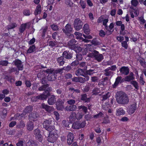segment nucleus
I'll return each instance as SVG.
<instances>
[{"mask_svg":"<svg viewBox=\"0 0 146 146\" xmlns=\"http://www.w3.org/2000/svg\"><path fill=\"white\" fill-rule=\"evenodd\" d=\"M104 114L101 112H100L98 114L95 115H94V117L98 118L99 117H102L104 116Z\"/></svg>","mask_w":146,"mask_h":146,"instance_id":"0e129e2a","label":"nucleus"},{"mask_svg":"<svg viewBox=\"0 0 146 146\" xmlns=\"http://www.w3.org/2000/svg\"><path fill=\"white\" fill-rule=\"evenodd\" d=\"M36 50V48L35 45L33 44L30 46L27 51V53H31L34 52Z\"/></svg>","mask_w":146,"mask_h":146,"instance_id":"bb28decb","label":"nucleus"},{"mask_svg":"<svg viewBox=\"0 0 146 146\" xmlns=\"http://www.w3.org/2000/svg\"><path fill=\"white\" fill-rule=\"evenodd\" d=\"M109 20L108 19H103V25L104 26L105 29L107 31V33H110L109 34H112L114 31V24L113 23H110L109 26H108L107 23L108 22Z\"/></svg>","mask_w":146,"mask_h":146,"instance_id":"f03ea898","label":"nucleus"},{"mask_svg":"<svg viewBox=\"0 0 146 146\" xmlns=\"http://www.w3.org/2000/svg\"><path fill=\"white\" fill-rule=\"evenodd\" d=\"M107 30H106V32H105L103 30H101L99 31V35L102 37H104L107 34V35H109L111 34H109L110 33H107Z\"/></svg>","mask_w":146,"mask_h":146,"instance_id":"f704fd0d","label":"nucleus"},{"mask_svg":"<svg viewBox=\"0 0 146 146\" xmlns=\"http://www.w3.org/2000/svg\"><path fill=\"white\" fill-rule=\"evenodd\" d=\"M27 128L28 130H32L34 127V124L32 122H29L27 123Z\"/></svg>","mask_w":146,"mask_h":146,"instance_id":"72a5a7b5","label":"nucleus"},{"mask_svg":"<svg viewBox=\"0 0 146 146\" xmlns=\"http://www.w3.org/2000/svg\"><path fill=\"white\" fill-rule=\"evenodd\" d=\"M84 115V114L82 112H78L76 113V119L77 120H80L82 118Z\"/></svg>","mask_w":146,"mask_h":146,"instance_id":"ea45409f","label":"nucleus"},{"mask_svg":"<svg viewBox=\"0 0 146 146\" xmlns=\"http://www.w3.org/2000/svg\"><path fill=\"white\" fill-rule=\"evenodd\" d=\"M91 43L95 45L98 46L100 44V42L97 40V39L96 38L92 40Z\"/></svg>","mask_w":146,"mask_h":146,"instance_id":"c03bdc74","label":"nucleus"},{"mask_svg":"<svg viewBox=\"0 0 146 146\" xmlns=\"http://www.w3.org/2000/svg\"><path fill=\"white\" fill-rule=\"evenodd\" d=\"M116 98L117 102L119 104H126L129 102V98L124 92H117Z\"/></svg>","mask_w":146,"mask_h":146,"instance_id":"f257e3e1","label":"nucleus"},{"mask_svg":"<svg viewBox=\"0 0 146 146\" xmlns=\"http://www.w3.org/2000/svg\"><path fill=\"white\" fill-rule=\"evenodd\" d=\"M56 44V42L52 41H50L49 42V45L51 47H55Z\"/></svg>","mask_w":146,"mask_h":146,"instance_id":"69168bd1","label":"nucleus"},{"mask_svg":"<svg viewBox=\"0 0 146 146\" xmlns=\"http://www.w3.org/2000/svg\"><path fill=\"white\" fill-rule=\"evenodd\" d=\"M25 125V124L23 122L21 121L17 125V128H21L24 127Z\"/></svg>","mask_w":146,"mask_h":146,"instance_id":"bf43d9fd","label":"nucleus"},{"mask_svg":"<svg viewBox=\"0 0 146 146\" xmlns=\"http://www.w3.org/2000/svg\"><path fill=\"white\" fill-rule=\"evenodd\" d=\"M80 123L78 121L74 122L72 125V127L73 128L77 129L80 128Z\"/></svg>","mask_w":146,"mask_h":146,"instance_id":"37998d69","label":"nucleus"},{"mask_svg":"<svg viewBox=\"0 0 146 146\" xmlns=\"http://www.w3.org/2000/svg\"><path fill=\"white\" fill-rule=\"evenodd\" d=\"M89 57L94 58L96 60L99 62L102 61L104 59L103 55L100 54L99 52L96 50H94L92 52L88 55Z\"/></svg>","mask_w":146,"mask_h":146,"instance_id":"7ed1b4c3","label":"nucleus"},{"mask_svg":"<svg viewBox=\"0 0 146 146\" xmlns=\"http://www.w3.org/2000/svg\"><path fill=\"white\" fill-rule=\"evenodd\" d=\"M50 95V94L48 93H45L41 94L40 95L37 96L33 97L31 98V100L33 102H36L38 100H43L46 99Z\"/></svg>","mask_w":146,"mask_h":146,"instance_id":"423d86ee","label":"nucleus"},{"mask_svg":"<svg viewBox=\"0 0 146 146\" xmlns=\"http://www.w3.org/2000/svg\"><path fill=\"white\" fill-rule=\"evenodd\" d=\"M85 72L86 70L85 69L79 68L76 71L75 73L76 75L77 76H79L80 75L83 76L85 75H87Z\"/></svg>","mask_w":146,"mask_h":146,"instance_id":"aec40b11","label":"nucleus"},{"mask_svg":"<svg viewBox=\"0 0 146 146\" xmlns=\"http://www.w3.org/2000/svg\"><path fill=\"white\" fill-rule=\"evenodd\" d=\"M110 93L109 92H108L106 94L103 96L102 100H105L108 98L110 97Z\"/></svg>","mask_w":146,"mask_h":146,"instance_id":"5fc2aeb1","label":"nucleus"},{"mask_svg":"<svg viewBox=\"0 0 146 146\" xmlns=\"http://www.w3.org/2000/svg\"><path fill=\"white\" fill-rule=\"evenodd\" d=\"M76 113L75 112H71L69 117V119L71 121H74L76 119Z\"/></svg>","mask_w":146,"mask_h":146,"instance_id":"2f4dec72","label":"nucleus"},{"mask_svg":"<svg viewBox=\"0 0 146 146\" xmlns=\"http://www.w3.org/2000/svg\"><path fill=\"white\" fill-rule=\"evenodd\" d=\"M73 134L71 133H69L67 135V142L68 145H70L72 143L74 139Z\"/></svg>","mask_w":146,"mask_h":146,"instance_id":"a211bd4d","label":"nucleus"},{"mask_svg":"<svg viewBox=\"0 0 146 146\" xmlns=\"http://www.w3.org/2000/svg\"><path fill=\"white\" fill-rule=\"evenodd\" d=\"M74 34L77 36L76 37V38L77 39H81L82 38H83L82 37V34L81 33L79 32H75L74 33Z\"/></svg>","mask_w":146,"mask_h":146,"instance_id":"603ef678","label":"nucleus"},{"mask_svg":"<svg viewBox=\"0 0 146 146\" xmlns=\"http://www.w3.org/2000/svg\"><path fill=\"white\" fill-rule=\"evenodd\" d=\"M84 33L86 35L90 34V30L89 29V26L87 24H86L84 25L83 27Z\"/></svg>","mask_w":146,"mask_h":146,"instance_id":"b1692460","label":"nucleus"},{"mask_svg":"<svg viewBox=\"0 0 146 146\" xmlns=\"http://www.w3.org/2000/svg\"><path fill=\"white\" fill-rule=\"evenodd\" d=\"M65 29H62L63 32L65 34L70 33H71L72 29L71 27V25L69 24H67L65 27Z\"/></svg>","mask_w":146,"mask_h":146,"instance_id":"4468645a","label":"nucleus"},{"mask_svg":"<svg viewBox=\"0 0 146 146\" xmlns=\"http://www.w3.org/2000/svg\"><path fill=\"white\" fill-rule=\"evenodd\" d=\"M73 53L67 50L64 51L62 54L64 58L67 59H71L72 57Z\"/></svg>","mask_w":146,"mask_h":146,"instance_id":"ddd939ff","label":"nucleus"},{"mask_svg":"<svg viewBox=\"0 0 146 146\" xmlns=\"http://www.w3.org/2000/svg\"><path fill=\"white\" fill-rule=\"evenodd\" d=\"M79 66L80 68H82V69L86 70L87 69V66L86 65V62H83L80 63L79 65Z\"/></svg>","mask_w":146,"mask_h":146,"instance_id":"49530a36","label":"nucleus"},{"mask_svg":"<svg viewBox=\"0 0 146 146\" xmlns=\"http://www.w3.org/2000/svg\"><path fill=\"white\" fill-rule=\"evenodd\" d=\"M27 146H39V143L36 141L29 139L26 143Z\"/></svg>","mask_w":146,"mask_h":146,"instance_id":"9d476101","label":"nucleus"},{"mask_svg":"<svg viewBox=\"0 0 146 146\" xmlns=\"http://www.w3.org/2000/svg\"><path fill=\"white\" fill-rule=\"evenodd\" d=\"M122 77L121 76H117L115 79V81L112 85V88H116L119 83H121V80L122 79Z\"/></svg>","mask_w":146,"mask_h":146,"instance_id":"412c9836","label":"nucleus"},{"mask_svg":"<svg viewBox=\"0 0 146 146\" xmlns=\"http://www.w3.org/2000/svg\"><path fill=\"white\" fill-rule=\"evenodd\" d=\"M13 63L16 66L19 70H22L24 68L22 61L19 59H16L13 61Z\"/></svg>","mask_w":146,"mask_h":146,"instance_id":"1a4fd4ad","label":"nucleus"},{"mask_svg":"<svg viewBox=\"0 0 146 146\" xmlns=\"http://www.w3.org/2000/svg\"><path fill=\"white\" fill-rule=\"evenodd\" d=\"M80 99L84 101V102L88 103L90 101L91 98H87L86 94H82L81 96Z\"/></svg>","mask_w":146,"mask_h":146,"instance_id":"5701e85b","label":"nucleus"},{"mask_svg":"<svg viewBox=\"0 0 146 146\" xmlns=\"http://www.w3.org/2000/svg\"><path fill=\"white\" fill-rule=\"evenodd\" d=\"M64 102L61 99L58 100L56 102L57 108L58 110H62L64 108L63 104Z\"/></svg>","mask_w":146,"mask_h":146,"instance_id":"f3484780","label":"nucleus"},{"mask_svg":"<svg viewBox=\"0 0 146 146\" xmlns=\"http://www.w3.org/2000/svg\"><path fill=\"white\" fill-rule=\"evenodd\" d=\"M23 13L24 15L25 16H29L31 13L29 9H24L23 11Z\"/></svg>","mask_w":146,"mask_h":146,"instance_id":"58836bf2","label":"nucleus"},{"mask_svg":"<svg viewBox=\"0 0 146 146\" xmlns=\"http://www.w3.org/2000/svg\"><path fill=\"white\" fill-rule=\"evenodd\" d=\"M17 24L15 23H11L7 26V29L8 30V33H9V30L13 29L17 26Z\"/></svg>","mask_w":146,"mask_h":146,"instance_id":"c756f323","label":"nucleus"},{"mask_svg":"<svg viewBox=\"0 0 146 146\" xmlns=\"http://www.w3.org/2000/svg\"><path fill=\"white\" fill-rule=\"evenodd\" d=\"M56 101V100L55 96L53 95H52L48 99V103L49 105H52L55 103Z\"/></svg>","mask_w":146,"mask_h":146,"instance_id":"a878e982","label":"nucleus"},{"mask_svg":"<svg viewBox=\"0 0 146 146\" xmlns=\"http://www.w3.org/2000/svg\"><path fill=\"white\" fill-rule=\"evenodd\" d=\"M32 110L33 108L31 106L27 107L24 110L23 115H25L28 113H30Z\"/></svg>","mask_w":146,"mask_h":146,"instance_id":"c85d7f7f","label":"nucleus"},{"mask_svg":"<svg viewBox=\"0 0 146 146\" xmlns=\"http://www.w3.org/2000/svg\"><path fill=\"white\" fill-rule=\"evenodd\" d=\"M66 60L62 56H61L57 58V62L59 66H62L65 62Z\"/></svg>","mask_w":146,"mask_h":146,"instance_id":"dca6fc26","label":"nucleus"},{"mask_svg":"<svg viewBox=\"0 0 146 146\" xmlns=\"http://www.w3.org/2000/svg\"><path fill=\"white\" fill-rule=\"evenodd\" d=\"M131 83L135 89H139V86L138 85V83L137 81L135 80H132L131 81Z\"/></svg>","mask_w":146,"mask_h":146,"instance_id":"8fccbe9b","label":"nucleus"},{"mask_svg":"<svg viewBox=\"0 0 146 146\" xmlns=\"http://www.w3.org/2000/svg\"><path fill=\"white\" fill-rule=\"evenodd\" d=\"M46 75L44 73V70L40 71V72L37 74V77L38 78L41 79L43 77H45Z\"/></svg>","mask_w":146,"mask_h":146,"instance_id":"e433bc0d","label":"nucleus"},{"mask_svg":"<svg viewBox=\"0 0 146 146\" xmlns=\"http://www.w3.org/2000/svg\"><path fill=\"white\" fill-rule=\"evenodd\" d=\"M110 71H115L117 69L116 65H113L107 68Z\"/></svg>","mask_w":146,"mask_h":146,"instance_id":"338daca9","label":"nucleus"},{"mask_svg":"<svg viewBox=\"0 0 146 146\" xmlns=\"http://www.w3.org/2000/svg\"><path fill=\"white\" fill-rule=\"evenodd\" d=\"M139 82L141 85H144L145 83V81L144 80L143 78V75L142 74H141L140 76L139 79Z\"/></svg>","mask_w":146,"mask_h":146,"instance_id":"4d7b16f0","label":"nucleus"},{"mask_svg":"<svg viewBox=\"0 0 146 146\" xmlns=\"http://www.w3.org/2000/svg\"><path fill=\"white\" fill-rule=\"evenodd\" d=\"M134 77H131L129 76H127L125 77V80L126 81L129 82L131 80H133L135 79Z\"/></svg>","mask_w":146,"mask_h":146,"instance_id":"3c124183","label":"nucleus"},{"mask_svg":"<svg viewBox=\"0 0 146 146\" xmlns=\"http://www.w3.org/2000/svg\"><path fill=\"white\" fill-rule=\"evenodd\" d=\"M94 70H91L90 69L88 70H86V73L87 75H91L93 74L95 72L94 71Z\"/></svg>","mask_w":146,"mask_h":146,"instance_id":"e2e57ef3","label":"nucleus"},{"mask_svg":"<svg viewBox=\"0 0 146 146\" xmlns=\"http://www.w3.org/2000/svg\"><path fill=\"white\" fill-rule=\"evenodd\" d=\"M48 29V27L46 26L42 30V36L43 38H44L45 36L46 33Z\"/></svg>","mask_w":146,"mask_h":146,"instance_id":"6e6d98bb","label":"nucleus"},{"mask_svg":"<svg viewBox=\"0 0 146 146\" xmlns=\"http://www.w3.org/2000/svg\"><path fill=\"white\" fill-rule=\"evenodd\" d=\"M104 71L105 73L104 74L106 76H112L113 74V72L110 71L107 68L104 70Z\"/></svg>","mask_w":146,"mask_h":146,"instance_id":"cd10ccee","label":"nucleus"},{"mask_svg":"<svg viewBox=\"0 0 146 146\" xmlns=\"http://www.w3.org/2000/svg\"><path fill=\"white\" fill-rule=\"evenodd\" d=\"M53 70H54L53 72L54 73L53 74L55 75V76H57V74L62 73L63 69H62V68H58L55 70L54 69H53Z\"/></svg>","mask_w":146,"mask_h":146,"instance_id":"79ce46f5","label":"nucleus"},{"mask_svg":"<svg viewBox=\"0 0 146 146\" xmlns=\"http://www.w3.org/2000/svg\"><path fill=\"white\" fill-rule=\"evenodd\" d=\"M119 70L122 74L127 75L129 73V69L127 66H122L120 68Z\"/></svg>","mask_w":146,"mask_h":146,"instance_id":"9b49d317","label":"nucleus"},{"mask_svg":"<svg viewBox=\"0 0 146 146\" xmlns=\"http://www.w3.org/2000/svg\"><path fill=\"white\" fill-rule=\"evenodd\" d=\"M49 132V135L48 137L47 141L49 142L53 143L57 140L58 135L54 130Z\"/></svg>","mask_w":146,"mask_h":146,"instance_id":"39448f33","label":"nucleus"},{"mask_svg":"<svg viewBox=\"0 0 146 146\" xmlns=\"http://www.w3.org/2000/svg\"><path fill=\"white\" fill-rule=\"evenodd\" d=\"M120 26V30L119 31V33L121 35H124L125 34V33L123 32L125 30L124 25L123 24H122Z\"/></svg>","mask_w":146,"mask_h":146,"instance_id":"09e8293b","label":"nucleus"},{"mask_svg":"<svg viewBox=\"0 0 146 146\" xmlns=\"http://www.w3.org/2000/svg\"><path fill=\"white\" fill-rule=\"evenodd\" d=\"M79 3L82 9H84L86 7V4L84 1L80 0Z\"/></svg>","mask_w":146,"mask_h":146,"instance_id":"864d4df0","label":"nucleus"},{"mask_svg":"<svg viewBox=\"0 0 146 146\" xmlns=\"http://www.w3.org/2000/svg\"><path fill=\"white\" fill-rule=\"evenodd\" d=\"M38 116V115L35 112L30 114L29 117L31 120L34 121V120L33 119L37 118Z\"/></svg>","mask_w":146,"mask_h":146,"instance_id":"c9c22d12","label":"nucleus"},{"mask_svg":"<svg viewBox=\"0 0 146 146\" xmlns=\"http://www.w3.org/2000/svg\"><path fill=\"white\" fill-rule=\"evenodd\" d=\"M84 78L79 77V82L83 83L87 81L89 79V77L88 75L83 76Z\"/></svg>","mask_w":146,"mask_h":146,"instance_id":"393cba45","label":"nucleus"},{"mask_svg":"<svg viewBox=\"0 0 146 146\" xmlns=\"http://www.w3.org/2000/svg\"><path fill=\"white\" fill-rule=\"evenodd\" d=\"M136 109V103L134 102L129 107L128 111L129 114H132L135 112Z\"/></svg>","mask_w":146,"mask_h":146,"instance_id":"f8f14e48","label":"nucleus"},{"mask_svg":"<svg viewBox=\"0 0 146 146\" xmlns=\"http://www.w3.org/2000/svg\"><path fill=\"white\" fill-rule=\"evenodd\" d=\"M53 74L54 73L52 72V73H50V74H48L47 76V79L48 80L52 81L55 79L56 76H55V75Z\"/></svg>","mask_w":146,"mask_h":146,"instance_id":"7c9ffc66","label":"nucleus"},{"mask_svg":"<svg viewBox=\"0 0 146 146\" xmlns=\"http://www.w3.org/2000/svg\"><path fill=\"white\" fill-rule=\"evenodd\" d=\"M77 108L76 106L72 105L67 106L64 108V110L67 111H74L76 110Z\"/></svg>","mask_w":146,"mask_h":146,"instance_id":"2eb2a0df","label":"nucleus"},{"mask_svg":"<svg viewBox=\"0 0 146 146\" xmlns=\"http://www.w3.org/2000/svg\"><path fill=\"white\" fill-rule=\"evenodd\" d=\"M116 115H123L125 113L124 110L121 108L117 109L116 111Z\"/></svg>","mask_w":146,"mask_h":146,"instance_id":"a19ab883","label":"nucleus"},{"mask_svg":"<svg viewBox=\"0 0 146 146\" xmlns=\"http://www.w3.org/2000/svg\"><path fill=\"white\" fill-rule=\"evenodd\" d=\"M52 121L50 120H46L43 123L44 128L49 132L52 131L54 129V127L51 125Z\"/></svg>","mask_w":146,"mask_h":146,"instance_id":"20e7f679","label":"nucleus"},{"mask_svg":"<svg viewBox=\"0 0 146 146\" xmlns=\"http://www.w3.org/2000/svg\"><path fill=\"white\" fill-rule=\"evenodd\" d=\"M139 3L137 0H131V4L134 7H136Z\"/></svg>","mask_w":146,"mask_h":146,"instance_id":"13d9d810","label":"nucleus"},{"mask_svg":"<svg viewBox=\"0 0 146 146\" xmlns=\"http://www.w3.org/2000/svg\"><path fill=\"white\" fill-rule=\"evenodd\" d=\"M83 25V22L79 19L77 18L74 20V28L76 30H80L82 28Z\"/></svg>","mask_w":146,"mask_h":146,"instance_id":"0eeeda50","label":"nucleus"},{"mask_svg":"<svg viewBox=\"0 0 146 146\" xmlns=\"http://www.w3.org/2000/svg\"><path fill=\"white\" fill-rule=\"evenodd\" d=\"M50 27L52 30L54 31H57L58 29V27L54 24H53L50 25Z\"/></svg>","mask_w":146,"mask_h":146,"instance_id":"680f3d73","label":"nucleus"},{"mask_svg":"<svg viewBox=\"0 0 146 146\" xmlns=\"http://www.w3.org/2000/svg\"><path fill=\"white\" fill-rule=\"evenodd\" d=\"M65 3L70 7L73 6V3L72 2L71 0H65Z\"/></svg>","mask_w":146,"mask_h":146,"instance_id":"052dcab7","label":"nucleus"},{"mask_svg":"<svg viewBox=\"0 0 146 146\" xmlns=\"http://www.w3.org/2000/svg\"><path fill=\"white\" fill-rule=\"evenodd\" d=\"M98 80L99 78L97 76H94L91 78V81L92 82H98Z\"/></svg>","mask_w":146,"mask_h":146,"instance_id":"774afa93","label":"nucleus"},{"mask_svg":"<svg viewBox=\"0 0 146 146\" xmlns=\"http://www.w3.org/2000/svg\"><path fill=\"white\" fill-rule=\"evenodd\" d=\"M78 108L79 109H81L85 113L87 112L88 108L85 106L81 105L78 106Z\"/></svg>","mask_w":146,"mask_h":146,"instance_id":"a18cd8bd","label":"nucleus"},{"mask_svg":"<svg viewBox=\"0 0 146 146\" xmlns=\"http://www.w3.org/2000/svg\"><path fill=\"white\" fill-rule=\"evenodd\" d=\"M38 90L39 91H50L49 85L47 84L38 87Z\"/></svg>","mask_w":146,"mask_h":146,"instance_id":"4be33fe9","label":"nucleus"},{"mask_svg":"<svg viewBox=\"0 0 146 146\" xmlns=\"http://www.w3.org/2000/svg\"><path fill=\"white\" fill-rule=\"evenodd\" d=\"M41 12V7L40 5H38L36 7L34 12V14L35 16L37 15L40 14Z\"/></svg>","mask_w":146,"mask_h":146,"instance_id":"473e14b6","label":"nucleus"},{"mask_svg":"<svg viewBox=\"0 0 146 146\" xmlns=\"http://www.w3.org/2000/svg\"><path fill=\"white\" fill-rule=\"evenodd\" d=\"M76 41L74 39H72L68 42V46L71 49L76 51L78 48L76 47Z\"/></svg>","mask_w":146,"mask_h":146,"instance_id":"6e6552de","label":"nucleus"},{"mask_svg":"<svg viewBox=\"0 0 146 146\" xmlns=\"http://www.w3.org/2000/svg\"><path fill=\"white\" fill-rule=\"evenodd\" d=\"M27 26V23H24L22 24L19 29V32L21 33H23L25 30Z\"/></svg>","mask_w":146,"mask_h":146,"instance_id":"4c0bfd02","label":"nucleus"},{"mask_svg":"<svg viewBox=\"0 0 146 146\" xmlns=\"http://www.w3.org/2000/svg\"><path fill=\"white\" fill-rule=\"evenodd\" d=\"M41 106L42 108L44 109L46 111L48 112L52 111L54 110V108L52 107L46 105L44 103L41 104Z\"/></svg>","mask_w":146,"mask_h":146,"instance_id":"6ab92c4d","label":"nucleus"},{"mask_svg":"<svg viewBox=\"0 0 146 146\" xmlns=\"http://www.w3.org/2000/svg\"><path fill=\"white\" fill-rule=\"evenodd\" d=\"M138 20L139 21L140 24L142 25L143 24L146 22V21L144 19L143 15L138 17Z\"/></svg>","mask_w":146,"mask_h":146,"instance_id":"de8ad7c7","label":"nucleus"}]
</instances>
